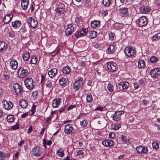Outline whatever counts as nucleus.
Masks as SVG:
<instances>
[{"label":"nucleus","mask_w":160,"mask_h":160,"mask_svg":"<svg viewBox=\"0 0 160 160\" xmlns=\"http://www.w3.org/2000/svg\"><path fill=\"white\" fill-rule=\"evenodd\" d=\"M22 32L23 33H24L27 31V28L25 25H23L21 28Z\"/></svg>","instance_id":"nucleus-54"},{"label":"nucleus","mask_w":160,"mask_h":160,"mask_svg":"<svg viewBox=\"0 0 160 160\" xmlns=\"http://www.w3.org/2000/svg\"><path fill=\"white\" fill-rule=\"evenodd\" d=\"M12 15L8 14L6 15L3 19L4 22L5 24H8L9 22L12 20Z\"/></svg>","instance_id":"nucleus-19"},{"label":"nucleus","mask_w":160,"mask_h":160,"mask_svg":"<svg viewBox=\"0 0 160 160\" xmlns=\"http://www.w3.org/2000/svg\"><path fill=\"white\" fill-rule=\"evenodd\" d=\"M19 128V126L18 124H16L15 125L13 126L11 128L14 130L18 129Z\"/></svg>","instance_id":"nucleus-55"},{"label":"nucleus","mask_w":160,"mask_h":160,"mask_svg":"<svg viewBox=\"0 0 160 160\" xmlns=\"http://www.w3.org/2000/svg\"><path fill=\"white\" fill-rule=\"evenodd\" d=\"M102 144L106 147H110L113 146V142L112 140L107 139L103 141Z\"/></svg>","instance_id":"nucleus-18"},{"label":"nucleus","mask_w":160,"mask_h":160,"mask_svg":"<svg viewBox=\"0 0 160 160\" xmlns=\"http://www.w3.org/2000/svg\"><path fill=\"white\" fill-rule=\"evenodd\" d=\"M73 128L70 124H67L66 126L64 129V132L66 134H69L72 133Z\"/></svg>","instance_id":"nucleus-15"},{"label":"nucleus","mask_w":160,"mask_h":160,"mask_svg":"<svg viewBox=\"0 0 160 160\" xmlns=\"http://www.w3.org/2000/svg\"><path fill=\"white\" fill-rule=\"evenodd\" d=\"M9 35L10 37L11 38H13L14 37V32L13 31L10 32H9Z\"/></svg>","instance_id":"nucleus-57"},{"label":"nucleus","mask_w":160,"mask_h":160,"mask_svg":"<svg viewBox=\"0 0 160 160\" xmlns=\"http://www.w3.org/2000/svg\"><path fill=\"white\" fill-rule=\"evenodd\" d=\"M3 93V91L1 87H0V98H1Z\"/></svg>","instance_id":"nucleus-62"},{"label":"nucleus","mask_w":160,"mask_h":160,"mask_svg":"<svg viewBox=\"0 0 160 160\" xmlns=\"http://www.w3.org/2000/svg\"><path fill=\"white\" fill-rule=\"evenodd\" d=\"M152 147L154 149H158L159 147V146L157 142H153L152 143Z\"/></svg>","instance_id":"nucleus-48"},{"label":"nucleus","mask_w":160,"mask_h":160,"mask_svg":"<svg viewBox=\"0 0 160 160\" xmlns=\"http://www.w3.org/2000/svg\"><path fill=\"white\" fill-rule=\"evenodd\" d=\"M89 34L91 38H94L97 37V33L96 31H90L89 32Z\"/></svg>","instance_id":"nucleus-34"},{"label":"nucleus","mask_w":160,"mask_h":160,"mask_svg":"<svg viewBox=\"0 0 160 160\" xmlns=\"http://www.w3.org/2000/svg\"><path fill=\"white\" fill-rule=\"evenodd\" d=\"M80 124L82 126L85 127L87 125L88 122L86 120H83L82 121H81Z\"/></svg>","instance_id":"nucleus-46"},{"label":"nucleus","mask_w":160,"mask_h":160,"mask_svg":"<svg viewBox=\"0 0 160 160\" xmlns=\"http://www.w3.org/2000/svg\"><path fill=\"white\" fill-rule=\"evenodd\" d=\"M32 152L33 156L36 157L40 156L42 153L41 148L38 147L33 148L32 149Z\"/></svg>","instance_id":"nucleus-10"},{"label":"nucleus","mask_w":160,"mask_h":160,"mask_svg":"<svg viewBox=\"0 0 160 160\" xmlns=\"http://www.w3.org/2000/svg\"><path fill=\"white\" fill-rule=\"evenodd\" d=\"M158 59L155 56H152L150 58V61L153 63L156 62L158 61Z\"/></svg>","instance_id":"nucleus-45"},{"label":"nucleus","mask_w":160,"mask_h":160,"mask_svg":"<svg viewBox=\"0 0 160 160\" xmlns=\"http://www.w3.org/2000/svg\"><path fill=\"white\" fill-rule=\"evenodd\" d=\"M57 72V69L56 68H53L48 72V75L50 78H52L55 76Z\"/></svg>","instance_id":"nucleus-24"},{"label":"nucleus","mask_w":160,"mask_h":160,"mask_svg":"<svg viewBox=\"0 0 160 160\" xmlns=\"http://www.w3.org/2000/svg\"><path fill=\"white\" fill-rule=\"evenodd\" d=\"M84 150H80L77 151L76 152V156L78 157H82V156L84 155L85 152Z\"/></svg>","instance_id":"nucleus-35"},{"label":"nucleus","mask_w":160,"mask_h":160,"mask_svg":"<svg viewBox=\"0 0 160 160\" xmlns=\"http://www.w3.org/2000/svg\"><path fill=\"white\" fill-rule=\"evenodd\" d=\"M12 24L13 28L15 29H17L20 27L21 23V22L19 20H16L14 22H12Z\"/></svg>","instance_id":"nucleus-25"},{"label":"nucleus","mask_w":160,"mask_h":160,"mask_svg":"<svg viewBox=\"0 0 160 160\" xmlns=\"http://www.w3.org/2000/svg\"><path fill=\"white\" fill-rule=\"evenodd\" d=\"M38 61V59L36 56L34 55L31 57L30 62L33 64H35Z\"/></svg>","instance_id":"nucleus-36"},{"label":"nucleus","mask_w":160,"mask_h":160,"mask_svg":"<svg viewBox=\"0 0 160 160\" xmlns=\"http://www.w3.org/2000/svg\"><path fill=\"white\" fill-rule=\"evenodd\" d=\"M28 115V113H24L22 114L21 116V117L22 118H25Z\"/></svg>","instance_id":"nucleus-64"},{"label":"nucleus","mask_w":160,"mask_h":160,"mask_svg":"<svg viewBox=\"0 0 160 160\" xmlns=\"http://www.w3.org/2000/svg\"><path fill=\"white\" fill-rule=\"evenodd\" d=\"M22 57L23 60L25 61H27L30 58V54L29 52L26 51L23 53Z\"/></svg>","instance_id":"nucleus-31"},{"label":"nucleus","mask_w":160,"mask_h":160,"mask_svg":"<svg viewBox=\"0 0 160 160\" xmlns=\"http://www.w3.org/2000/svg\"><path fill=\"white\" fill-rule=\"evenodd\" d=\"M121 127V125L119 124H114L111 126V128L112 129L114 130H117L118 129Z\"/></svg>","instance_id":"nucleus-41"},{"label":"nucleus","mask_w":160,"mask_h":160,"mask_svg":"<svg viewBox=\"0 0 160 160\" xmlns=\"http://www.w3.org/2000/svg\"><path fill=\"white\" fill-rule=\"evenodd\" d=\"M150 75L153 78H158L160 75V68H155L152 70Z\"/></svg>","instance_id":"nucleus-7"},{"label":"nucleus","mask_w":160,"mask_h":160,"mask_svg":"<svg viewBox=\"0 0 160 160\" xmlns=\"http://www.w3.org/2000/svg\"><path fill=\"white\" fill-rule=\"evenodd\" d=\"M140 12L142 13H146L148 12V9L145 7H142L139 8Z\"/></svg>","instance_id":"nucleus-38"},{"label":"nucleus","mask_w":160,"mask_h":160,"mask_svg":"<svg viewBox=\"0 0 160 160\" xmlns=\"http://www.w3.org/2000/svg\"><path fill=\"white\" fill-rule=\"evenodd\" d=\"M115 50L116 48L114 45H111L109 46L106 52L108 54H111L115 52Z\"/></svg>","instance_id":"nucleus-21"},{"label":"nucleus","mask_w":160,"mask_h":160,"mask_svg":"<svg viewBox=\"0 0 160 160\" xmlns=\"http://www.w3.org/2000/svg\"><path fill=\"white\" fill-rule=\"evenodd\" d=\"M52 143V142L51 140H49L47 141L45 139H44L43 140V144L44 146L46 147V144L48 145H50Z\"/></svg>","instance_id":"nucleus-42"},{"label":"nucleus","mask_w":160,"mask_h":160,"mask_svg":"<svg viewBox=\"0 0 160 160\" xmlns=\"http://www.w3.org/2000/svg\"><path fill=\"white\" fill-rule=\"evenodd\" d=\"M24 83L26 88L29 90L32 89L34 87V82L31 78L26 79Z\"/></svg>","instance_id":"nucleus-1"},{"label":"nucleus","mask_w":160,"mask_h":160,"mask_svg":"<svg viewBox=\"0 0 160 160\" xmlns=\"http://www.w3.org/2000/svg\"><path fill=\"white\" fill-rule=\"evenodd\" d=\"M114 34L112 32L110 33L109 34V39L112 40L114 39Z\"/></svg>","instance_id":"nucleus-52"},{"label":"nucleus","mask_w":160,"mask_h":160,"mask_svg":"<svg viewBox=\"0 0 160 160\" xmlns=\"http://www.w3.org/2000/svg\"><path fill=\"white\" fill-rule=\"evenodd\" d=\"M87 101L88 102H90L92 100V95L90 94H87L86 97Z\"/></svg>","instance_id":"nucleus-44"},{"label":"nucleus","mask_w":160,"mask_h":160,"mask_svg":"<svg viewBox=\"0 0 160 160\" xmlns=\"http://www.w3.org/2000/svg\"><path fill=\"white\" fill-rule=\"evenodd\" d=\"M124 112L122 111L116 112L113 115V120L115 121H119L122 114H124Z\"/></svg>","instance_id":"nucleus-9"},{"label":"nucleus","mask_w":160,"mask_h":160,"mask_svg":"<svg viewBox=\"0 0 160 160\" xmlns=\"http://www.w3.org/2000/svg\"><path fill=\"white\" fill-rule=\"evenodd\" d=\"M24 142V140L20 141L18 143V146H21L23 144Z\"/></svg>","instance_id":"nucleus-60"},{"label":"nucleus","mask_w":160,"mask_h":160,"mask_svg":"<svg viewBox=\"0 0 160 160\" xmlns=\"http://www.w3.org/2000/svg\"><path fill=\"white\" fill-rule=\"evenodd\" d=\"M142 151L141 152V153H146L148 152V149L146 147H144L142 146Z\"/></svg>","instance_id":"nucleus-50"},{"label":"nucleus","mask_w":160,"mask_h":160,"mask_svg":"<svg viewBox=\"0 0 160 160\" xmlns=\"http://www.w3.org/2000/svg\"><path fill=\"white\" fill-rule=\"evenodd\" d=\"M88 31V29L86 28L83 29L80 31H77L75 34V36L77 38L80 37L84 36Z\"/></svg>","instance_id":"nucleus-13"},{"label":"nucleus","mask_w":160,"mask_h":160,"mask_svg":"<svg viewBox=\"0 0 160 160\" xmlns=\"http://www.w3.org/2000/svg\"><path fill=\"white\" fill-rule=\"evenodd\" d=\"M125 54L128 57L132 56L136 54V52L134 49L131 47L126 48L124 50Z\"/></svg>","instance_id":"nucleus-6"},{"label":"nucleus","mask_w":160,"mask_h":160,"mask_svg":"<svg viewBox=\"0 0 160 160\" xmlns=\"http://www.w3.org/2000/svg\"><path fill=\"white\" fill-rule=\"evenodd\" d=\"M107 68L108 70L111 72H114L116 69V66L114 64L111 62L107 63Z\"/></svg>","instance_id":"nucleus-17"},{"label":"nucleus","mask_w":160,"mask_h":160,"mask_svg":"<svg viewBox=\"0 0 160 160\" xmlns=\"http://www.w3.org/2000/svg\"><path fill=\"white\" fill-rule=\"evenodd\" d=\"M28 2V0H22V1L21 4L23 9L25 10L27 8Z\"/></svg>","instance_id":"nucleus-26"},{"label":"nucleus","mask_w":160,"mask_h":160,"mask_svg":"<svg viewBox=\"0 0 160 160\" xmlns=\"http://www.w3.org/2000/svg\"><path fill=\"white\" fill-rule=\"evenodd\" d=\"M61 100V99L59 98L54 99L53 101V103L52 104V106L53 107V108L57 107L58 105H59L60 104Z\"/></svg>","instance_id":"nucleus-28"},{"label":"nucleus","mask_w":160,"mask_h":160,"mask_svg":"<svg viewBox=\"0 0 160 160\" xmlns=\"http://www.w3.org/2000/svg\"><path fill=\"white\" fill-rule=\"evenodd\" d=\"M148 23L146 18L145 17H140L139 20L138 25L140 27H142L146 25Z\"/></svg>","instance_id":"nucleus-14"},{"label":"nucleus","mask_w":160,"mask_h":160,"mask_svg":"<svg viewBox=\"0 0 160 160\" xmlns=\"http://www.w3.org/2000/svg\"><path fill=\"white\" fill-rule=\"evenodd\" d=\"M102 3L105 6H109L110 4V0H103Z\"/></svg>","instance_id":"nucleus-43"},{"label":"nucleus","mask_w":160,"mask_h":160,"mask_svg":"<svg viewBox=\"0 0 160 160\" xmlns=\"http://www.w3.org/2000/svg\"><path fill=\"white\" fill-rule=\"evenodd\" d=\"M133 85L134 86V88L135 89H138L139 87V85L137 83H134Z\"/></svg>","instance_id":"nucleus-63"},{"label":"nucleus","mask_w":160,"mask_h":160,"mask_svg":"<svg viewBox=\"0 0 160 160\" xmlns=\"http://www.w3.org/2000/svg\"><path fill=\"white\" fill-rule=\"evenodd\" d=\"M116 135L113 132H111L109 134V137L112 138H114L116 137Z\"/></svg>","instance_id":"nucleus-53"},{"label":"nucleus","mask_w":160,"mask_h":160,"mask_svg":"<svg viewBox=\"0 0 160 160\" xmlns=\"http://www.w3.org/2000/svg\"><path fill=\"white\" fill-rule=\"evenodd\" d=\"M142 146H140L138 147H137L136 148V150L137 151V152L138 153H141V152L142 151Z\"/></svg>","instance_id":"nucleus-49"},{"label":"nucleus","mask_w":160,"mask_h":160,"mask_svg":"<svg viewBox=\"0 0 160 160\" xmlns=\"http://www.w3.org/2000/svg\"><path fill=\"white\" fill-rule=\"evenodd\" d=\"M118 85L121 86L123 89H127L129 86V83L127 82H121L119 83Z\"/></svg>","instance_id":"nucleus-22"},{"label":"nucleus","mask_w":160,"mask_h":160,"mask_svg":"<svg viewBox=\"0 0 160 160\" xmlns=\"http://www.w3.org/2000/svg\"><path fill=\"white\" fill-rule=\"evenodd\" d=\"M71 68L68 66L64 67L62 69V72L65 74H68L71 71Z\"/></svg>","instance_id":"nucleus-30"},{"label":"nucleus","mask_w":160,"mask_h":160,"mask_svg":"<svg viewBox=\"0 0 160 160\" xmlns=\"http://www.w3.org/2000/svg\"><path fill=\"white\" fill-rule=\"evenodd\" d=\"M3 107L7 110L11 109L13 106V104L12 102L4 100L2 101Z\"/></svg>","instance_id":"nucleus-11"},{"label":"nucleus","mask_w":160,"mask_h":160,"mask_svg":"<svg viewBox=\"0 0 160 160\" xmlns=\"http://www.w3.org/2000/svg\"><path fill=\"white\" fill-rule=\"evenodd\" d=\"M65 11V6L62 4H60L56 9V12L59 15L63 14Z\"/></svg>","instance_id":"nucleus-12"},{"label":"nucleus","mask_w":160,"mask_h":160,"mask_svg":"<svg viewBox=\"0 0 160 160\" xmlns=\"http://www.w3.org/2000/svg\"><path fill=\"white\" fill-rule=\"evenodd\" d=\"M13 87L17 94L20 95L23 91L22 87L18 83L14 84Z\"/></svg>","instance_id":"nucleus-8"},{"label":"nucleus","mask_w":160,"mask_h":160,"mask_svg":"<svg viewBox=\"0 0 160 160\" xmlns=\"http://www.w3.org/2000/svg\"><path fill=\"white\" fill-rule=\"evenodd\" d=\"M56 153L57 155L60 157H62L64 155L63 151L61 148L58 150L57 151Z\"/></svg>","instance_id":"nucleus-37"},{"label":"nucleus","mask_w":160,"mask_h":160,"mask_svg":"<svg viewBox=\"0 0 160 160\" xmlns=\"http://www.w3.org/2000/svg\"><path fill=\"white\" fill-rule=\"evenodd\" d=\"M119 10L120 15L122 16H126L128 15V9L127 8H122Z\"/></svg>","instance_id":"nucleus-16"},{"label":"nucleus","mask_w":160,"mask_h":160,"mask_svg":"<svg viewBox=\"0 0 160 160\" xmlns=\"http://www.w3.org/2000/svg\"><path fill=\"white\" fill-rule=\"evenodd\" d=\"M7 46V43L4 42H0V52L5 49Z\"/></svg>","instance_id":"nucleus-32"},{"label":"nucleus","mask_w":160,"mask_h":160,"mask_svg":"<svg viewBox=\"0 0 160 160\" xmlns=\"http://www.w3.org/2000/svg\"><path fill=\"white\" fill-rule=\"evenodd\" d=\"M83 85V79L80 78L78 80L75 82L73 85L74 89L75 91L78 90L82 88Z\"/></svg>","instance_id":"nucleus-3"},{"label":"nucleus","mask_w":160,"mask_h":160,"mask_svg":"<svg viewBox=\"0 0 160 160\" xmlns=\"http://www.w3.org/2000/svg\"><path fill=\"white\" fill-rule=\"evenodd\" d=\"M10 66L13 69H16L18 67V63L16 60H12L10 62Z\"/></svg>","instance_id":"nucleus-20"},{"label":"nucleus","mask_w":160,"mask_h":160,"mask_svg":"<svg viewBox=\"0 0 160 160\" xmlns=\"http://www.w3.org/2000/svg\"><path fill=\"white\" fill-rule=\"evenodd\" d=\"M103 109V107H98L96 108V110H97L102 111V110Z\"/></svg>","instance_id":"nucleus-61"},{"label":"nucleus","mask_w":160,"mask_h":160,"mask_svg":"<svg viewBox=\"0 0 160 160\" xmlns=\"http://www.w3.org/2000/svg\"><path fill=\"white\" fill-rule=\"evenodd\" d=\"M68 79L66 78H62L59 80V83L61 86H64L66 85Z\"/></svg>","instance_id":"nucleus-29"},{"label":"nucleus","mask_w":160,"mask_h":160,"mask_svg":"<svg viewBox=\"0 0 160 160\" xmlns=\"http://www.w3.org/2000/svg\"><path fill=\"white\" fill-rule=\"evenodd\" d=\"M145 66V61L142 60H139L138 62V68H144Z\"/></svg>","instance_id":"nucleus-33"},{"label":"nucleus","mask_w":160,"mask_h":160,"mask_svg":"<svg viewBox=\"0 0 160 160\" xmlns=\"http://www.w3.org/2000/svg\"><path fill=\"white\" fill-rule=\"evenodd\" d=\"M28 25L29 27L35 29L37 26L38 22L33 17H30L27 18Z\"/></svg>","instance_id":"nucleus-2"},{"label":"nucleus","mask_w":160,"mask_h":160,"mask_svg":"<svg viewBox=\"0 0 160 160\" xmlns=\"http://www.w3.org/2000/svg\"><path fill=\"white\" fill-rule=\"evenodd\" d=\"M100 22L99 21L94 20L91 22V27L93 28H95L99 27Z\"/></svg>","instance_id":"nucleus-23"},{"label":"nucleus","mask_w":160,"mask_h":160,"mask_svg":"<svg viewBox=\"0 0 160 160\" xmlns=\"http://www.w3.org/2000/svg\"><path fill=\"white\" fill-rule=\"evenodd\" d=\"M20 106L23 108H26L28 105V103L26 100L24 99H21L19 101Z\"/></svg>","instance_id":"nucleus-27"},{"label":"nucleus","mask_w":160,"mask_h":160,"mask_svg":"<svg viewBox=\"0 0 160 160\" xmlns=\"http://www.w3.org/2000/svg\"><path fill=\"white\" fill-rule=\"evenodd\" d=\"M87 84L88 86L92 87L93 86L92 81L91 80H88Z\"/></svg>","instance_id":"nucleus-58"},{"label":"nucleus","mask_w":160,"mask_h":160,"mask_svg":"<svg viewBox=\"0 0 160 160\" xmlns=\"http://www.w3.org/2000/svg\"><path fill=\"white\" fill-rule=\"evenodd\" d=\"M28 74V71L27 69H24L23 68L21 67L18 71V75L19 78H23Z\"/></svg>","instance_id":"nucleus-5"},{"label":"nucleus","mask_w":160,"mask_h":160,"mask_svg":"<svg viewBox=\"0 0 160 160\" xmlns=\"http://www.w3.org/2000/svg\"><path fill=\"white\" fill-rule=\"evenodd\" d=\"M47 86L49 88H52L53 87L52 82L50 81H48L46 83Z\"/></svg>","instance_id":"nucleus-51"},{"label":"nucleus","mask_w":160,"mask_h":160,"mask_svg":"<svg viewBox=\"0 0 160 160\" xmlns=\"http://www.w3.org/2000/svg\"><path fill=\"white\" fill-rule=\"evenodd\" d=\"M113 86L111 84L109 83L108 86V90L110 92H112L113 91Z\"/></svg>","instance_id":"nucleus-47"},{"label":"nucleus","mask_w":160,"mask_h":160,"mask_svg":"<svg viewBox=\"0 0 160 160\" xmlns=\"http://www.w3.org/2000/svg\"><path fill=\"white\" fill-rule=\"evenodd\" d=\"M67 28L65 30V33L67 36L71 35L75 30L76 26L70 24L67 25Z\"/></svg>","instance_id":"nucleus-4"},{"label":"nucleus","mask_w":160,"mask_h":160,"mask_svg":"<svg viewBox=\"0 0 160 160\" xmlns=\"http://www.w3.org/2000/svg\"><path fill=\"white\" fill-rule=\"evenodd\" d=\"M7 120L8 122H13L14 120V117L13 115H9L7 116Z\"/></svg>","instance_id":"nucleus-40"},{"label":"nucleus","mask_w":160,"mask_h":160,"mask_svg":"<svg viewBox=\"0 0 160 160\" xmlns=\"http://www.w3.org/2000/svg\"><path fill=\"white\" fill-rule=\"evenodd\" d=\"M4 156V153L0 151V160H2L3 159Z\"/></svg>","instance_id":"nucleus-59"},{"label":"nucleus","mask_w":160,"mask_h":160,"mask_svg":"<svg viewBox=\"0 0 160 160\" xmlns=\"http://www.w3.org/2000/svg\"><path fill=\"white\" fill-rule=\"evenodd\" d=\"M159 39H160V33L155 34L152 38V41H156Z\"/></svg>","instance_id":"nucleus-39"},{"label":"nucleus","mask_w":160,"mask_h":160,"mask_svg":"<svg viewBox=\"0 0 160 160\" xmlns=\"http://www.w3.org/2000/svg\"><path fill=\"white\" fill-rule=\"evenodd\" d=\"M76 106L75 105H70L67 108V110L69 111L75 108Z\"/></svg>","instance_id":"nucleus-56"}]
</instances>
